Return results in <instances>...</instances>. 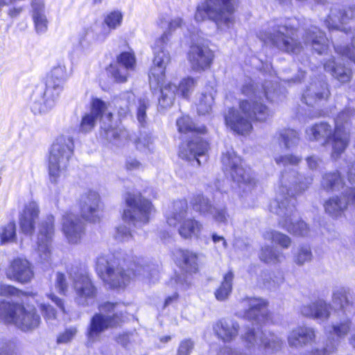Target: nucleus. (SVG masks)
<instances>
[{
  "instance_id": "c9c22d12",
  "label": "nucleus",
  "mask_w": 355,
  "mask_h": 355,
  "mask_svg": "<svg viewBox=\"0 0 355 355\" xmlns=\"http://www.w3.org/2000/svg\"><path fill=\"white\" fill-rule=\"evenodd\" d=\"M304 40L305 44L311 45L319 54L324 53L328 48V39L316 26H312L306 30Z\"/></svg>"
},
{
  "instance_id": "37998d69",
  "label": "nucleus",
  "mask_w": 355,
  "mask_h": 355,
  "mask_svg": "<svg viewBox=\"0 0 355 355\" xmlns=\"http://www.w3.org/2000/svg\"><path fill=\"white\" fill-rule=\"evenodd\" d=\"M259 258L266 263L277 264L285 259V255L280 250L266 245L261 249Z\"/></svg>"
},
{
  "instance_id": "338daca9",
  "label": "nucleus",
  "mask_w": 355,
  "mask_h": 355,
  "mask_svg": "<svg viewBox=\"0 0 355 355\" xmlns=\"http://www.w3.org/2000/svg\"><path fill=\"white\" fill-rule=\"evenodd\" d=\"M193 347L194 343L191 339H184L180 342L176 355H190Z\"/></svg>"
},
{
  "instance_id": "f03ea898",
  "label": "nucleus",
  "mask_w": 355,
  "mask_h": 355,
  "mask_svg": "<svg viewBox=\"0 0 355 355\" xmlns=\"http://www.w3.org/2000/svg\"><path fill=\"white\" fill-rule=\"evenodd\" d=\"M257 85L250 78H247L242 86V93L250 98V100L241 101L239 109L230 108L225 115L226 125L234 132L244 135L252 128V121H265L271 115L268 108L259 103L257 99L263 95L268 100L275 101V84L266 81L262 85V90L257 89Z\"/></svg>"
},
{
  "instance_id": "20e7f679",
  "label": "nucleus",
  "mask_w": 355,
  "mask_h": 355,
  "mask_svg": "<svg viewBox=\"0 0 355 355\" xmlns=\"http://www.w3.org/2000/svg\"><path fill=\"white\" fill-rule=\"evenodd\" d=\"M134 266L135 269H125L116 260L101 256L97 258L96 270L103 282L110 288H125L133 277L144 275L146 271L142 266L134 264Z\"/></svg>"
},
{
  "instance_id": "ddd939ff",
  "label": "nucleus",
  "mask_w": 355,
  "mask_h": 355,
  "mask_svg": "<svg viewBox=\"0 0 355 355\" xmlns=\"http://www.w3.org/2000/svg\"><path fill=\"white\" fill-rule=\"evenodd\" d=\"M128 207L123 211V220L137 225L141 223L146 224L149 220V216L153 209L151 202L142 198L140 194L128 193L125 197Z\"/></svg>"
},
{
  "instance_id": "e2e57ef3",
  "label": "nucleus",
  "mask_w": 355,
  "mask_h": 355,
  "mask_svg": "<svg viewBox=\"0 0 355 355\" xmlns=\"http://www.w3.org/2000/svg\"><path fill=\"white\" fill-rule=\"evenodd\" d=\"M39 308L43 317L47 322L54 320L56 318V311L51 305L42 303Z\"/></svg>"
},
{
  "instance_id": "13d9d810",
  "label": "nucleus",
  "mask_w": 355,
  "mask_h": 355,
  "mask_svg": "<svg viewBox=\"0 0 355 355\" xmlns=\"http://www.w3.org/2000/svg\"><path fill=\"white\" fill-rule=\"evenodd\" d=\"M196 79L191 77L184 78L178 86L180 96L184 98H188L196 85Z\"/></svg>"
},
{
  "instance_id": "f257e3e1",
  "label": "nucleus",
  "mask_w": 355,
  "mask_h": 355,
  "mask_svg": "<svg viewBox=\"0 0 355 355\" xmlns=\"http://www.w3.org/2000/svg\"><path fill=\"white\" fill-rule=\"evenodd\" d=\"M274 159L277 164L282 165L286 168L280 179L279 194L270 203V211L279 216V226L289 233L296 236H307L309 229L306 223L304 221L293 223L296 215L295 199L293 196L306 190L313 178L312 176H302L295 169L290 168V166H297L301 162L300 157L287 155L275 156Z\"/></svg>"
},
{
  "instance_id": "79ce46f5",
  "label": "nucleus",
  "mask_w": 355,
  "mask_h": 355,
  "mask_svg": "<svg viewBox=\"0 0 355 355\" xmlns=\"http://www.w3.org/2000/svg\"><path fill=\"white\" fill-rule=\"evenodd\" d=\"M283 345L284 340L279 335L272 332L263 333L261 347L266 352H277L282 349Z\"/></svg>"
},
{
  "instance_id": "f704fd0d",
  "label": "nucleus",
  "mask_w": 355,
  "mask_h": 355,
  "mask_svg": "<svg viewBox=\"0 0 355 355\" xmlns=\"http://www.w3.org/2000/svg\"><path fill=\"white\" fill-rule=\"evenodd\" d=\"M239 323L232 319H222L214 327V330L218 338L225 343L234 340L239 334Z\"/></svg>"
},
{
  "instance_id": "a18cd8bd",
  "label": "nucleus",
  "mask_w": 355,
  "mask_h": 355,
  "mask_svg": "<svg viewBox=\"0 0 355 355\" xmlns=\"http://www.w3.org/2000/svg\"><path fill=\"white\" fill-rule=\"evenodd\" d=\"M276 142L284 144L285 148L290 149L297 145L300 138L298 133L293 129L280 130L276 136Z\"/></svg>"
},
{
  "instance_id": "c85d7f7f",
  "label": "nucleus",
  "mask_w": 355,
  "mask_h": 355,
  "mask_svg": "<svg viewBox=\"0 0 355 355\" xmlns=\"http://www.w3.org/2000/svg\"><path fill=\"white\" fill-rule=\"evenodd\" d=\"M240 306L245 309L243 316L248 320L261 322L266 318L267 304L263 299L247 297L240 302Z\"/></svg>"
},
{
  "instance_id": "09e8293b",
  "label": "nucleus",
  "mask_w": 355,
  "mask_h": 355,
  "mask_svg": "<svg viewBox=\"0 0 355 355\" xmlns=\"http://www.w3.org/2000/svg\"><path fill=\"white\" fill-rule=\"evenodd\" d=\"M233 279L234 273L232 270L228 271L223 276L220 286L215 291V296L218 300L223 301L229 297L232 290Z\"/></svg>"
},
{
  "instance_id": "dca6fc26",
  "label": "nucleus",
  "mask_w": 355,
  "mask_h": 355,
  "mask_svg": "<svg viewBox=\"0 0 355 355\" xmlns=\"http://www.w3.org/2000/svg\"><path fill=\"white\" fill-rule=\"evenodd\" d=\"M214 53L207 44L198 42L191 45L187 59L191 69L195 72H202L208 69L214 60Z\"/></svg>"
},
{
  "instance_id": "7ed1b4c3",
  "label": "nucleus",
  "mask_w": 355,
  "mask_h": 355,
  "mask_svg": "<svg viewBox=\"0 0 355 355\" xmlns=\"http://www.w3.org/2000/svg\"><path fill=\"white\" fill-rule=\"evenodd\" d=\"M296 33L293 19H278L270 22L267 29L261 31L259 37L264 43L271 44L282 51L297 53L302 46L296 39Z\"/></svg>"
},
{
  "instance_id": "423d86ee",
  "label": "nucleus",
  "mask_w": 355,
  "mask_h": 355,
  "mask_svg": "<svg viewBox=\"0 0 355 355\" xmlns=\"http://www.w3.org/2000/svg\"><path fill=\"white\" fill-rule=\"evenodd\" d=\"M118 303L105 302L99 306L101 313H95L90 319L86 330L87 343L92 345L99 341L102 334L109 328L119 324L122 313Z\"/></svg>"
},
{
  "instance_id": "69168bd1",
  "label": "nucleus",
  "mask_w": 355,
  "mask_h": 355,
  "mask_svg": "<svg viewBox=\"0 0 355 355\" xmlns=\"http://www.w3.org/2000/svg\"><path fill=\"white\" fill-rule=\"evenodd\" d=\"M115 239L119 241H126L132 237L130 228L125 225H121L116 227Z\"/></svg>"
},
{
  "instance_id": "f3484780",
  "label": "nucleus",
  "mask_w": 355,
  "mask_h": 355,
  "mask_svg": "<svg viewBox=\"0 0 355 355\" xmlns=\"http://www.w3.org/2000/svg\"><path fill=\"white\" fill-rule=\"evenodd\" d=\"M54 234V217L46 216L39 227L37 239V254L42 262L49 261L51 256V242Z\"/></svg>"
},
{
  "instance_id": "473e14b6",
  "label": "nucleus",
  "mask_w": 355,
  "mask_h": 355,
  "mask_svg": "<svg viewBox=\"0 0 355 355\" xmlns=\"http://www.w3.org/2000/svg\"><path fill=\"white\" fill-rule=\"evenodd\" d=\"M301 313L317 320H327L331 315V306L324 299L318 298L300 308Z\"/></svg>"
},
{
  "instance_id": "49530a36",
  "label": "nucleus",
  "mask_w": 355,
  "mask_h": 355,
  "mask_svg": "<svg viewBox=\"0 0 355 355\" xmlns=\"http://www.w3.org/2000/svg\"><path fill=\"white\" fill-rule=\"evenodd\" d=\"M103 123L101 128L103 130V133L102 132L101 134L110 142L118 144L119 141H122L127 138L128 133L125 130L112 128L110 123L106 124L104 121Z\"/></svg>"
},
{
  "instance_id": "052dcab7",
  "label": "nucleus",
  "mask_w": 355,
  "mask_h": 355,
  "mask_svg": "<svg viewBox=\"0 0 355 355\" xmlns=\"http://www.w3.org/2000/svg\"><path fill=\"white\" fill-rule=\"evenodd\" d=\"M149 106V101L146 98H141L139 99V104L137 107V118L139 123L141 125H144L146 122V109Z\"/></svg>"
},
{
  "instance_id": "412c9836",
  "label": "nucleus",
  "mask_w": 355,
  "mask_h": 355,
  "mask_svg": "<svg viewBox=\"0 0 355 355\" xmlns=\"http://www.w3.org/2000/svg\"><path fill=\"white\" fill-rule=\"evenodd\" d=\"M263 332L255 329H248L241 336L247 352H241L236 349L225 347L220 349L218 355H257V350L261 347Z\"/></svg>"
},
{
  "instance_id": "a878e982",
  "label": "nucleus",
  "mask_w": 355,
  "mask_h": 355,
  "mask_svg": "<svg viewBox=\"0 0 355 355\" xmlns=\"http://www.w3.org/2000/svg\"><path fill=\"white\" fill-rule=\"evenodd\" d=\"M208 149V144L201 137L196 136L187 143L182 144L180 147L179 156L182 159L195 161L198 166L201 165V158L206 162L205 153Z\"/></svg>"
},
{
  "instance_id": "72a5a7b5",
  "label": "nucleus",
  "mask_w": 355,
  "mask_h": 355,
  "mask_svg": "<svg viewBox=\"0 0 355 355\" xmlns=\"http://www.w3.org/2000/svg\"><path fill=\"white\" fill-rule=\"evenodd\" d=\"M315 331L313 327L299 326L288 335V344L291 347L300 348L314 341Z\"/></svg>"
},
{
  "instance_id": "bb28decb",
  "label": "nucleus",
  "mask_w": 355,
  "mask_h": 355,
  "mask_svg": "<svg viewBox=\"0 0 355 355\" xmlns=\"http://www.w3.org/2000/svg\"><path fill=\"white\" fill-rule=\"evenodd\" d=\"M305 135L306 138L311 141L319 142L322 146L331 144L332 158L334 128L330 124L326 122L315 123L306 129Z\"/></svg>"
},
{
  "instance_id": "b1692460",
  "label": "nucleus",
  "mask_w": 355,
  "mask_h": 355,
  "mask_svg": "<svg viewBox=\"0 0 355 355\" xmlns=\"http://www.w3.org/2000/svg\"><path fill=\"white\" fill-rule=\"evenodd\" d=\"M106 110V103L99 98H94L92 101L91 112L86 114L82 119L80 130L83 132L91 131L99 119L106 120L108 123L111 122L112 114L107 112Z\"/></svg>"
},
{
  "instance_id": "de8ad7c7",
  "label": "nucleus",
  "mask_w": 355,
  "mask_h": 355,
  "mask_svg": "<svg viewBox=\"0 0 355 355\" xmlns=\"http://www.w3.org/2000/svg\"><path fill=\"white\" fill-rule=\"evenodd\" d=\"M191 204L193 210L203 216H209L210 213H213L212 209H214V205L203 195L199 194L194 196Z\"/></svg>"
},
{
  "instance_id": "680f3d73",
  "label": "nucleus",
  "mask_w": 355,
  "mask_h": 355,
  "mask_svg": "<svg viewBox=\"0 0 355 355\" xmlns=\"http://www.w3.org/2000/svg\"><path fill=\"white\" fill-rule=\"evenodd\" d=\"M213 213H210L209 216H212L213 218L218 223H226L227 221L228 214L226 208L224 207H217L214 205L212 209Z\"/></svg>"
},
{
  "instance_id": "e433bc0d",
  "label": "nucleus",
  "mask_w": 355,
  "mask_h": 355,
  "mask_svg": "<svg viewBox=\"0 0 355 355\" xmlns=\"http://www.w3.org/2000/svg\"><path fill=\"white\" fill-rule=\"evenodd\" d=\"M178 233L181 237L188 239L198 238L203 229L202 224L195 218H184L179 222Z\"/></svg>"
},
{
  "instance_id": "9d476101",
  "label": "nucleus",
  "mask_w": 355,
  "mask_h": 355,
  "mask_svg": "<svg viewBox=\"0 0 355 355\" xmlns=\"http://www.w3.org/2000/svg\"><path fill=\"white\" fill-rule=\"evenodd\" d=\"M221 162L224 171L244 192L250 191L256 185L254 176L243 167L241 157L234 151L231 150L223 153Z\"/></svg>"
},
{
  "instance_id": "0eeeda50",
  "label": "nucleus",
  "mask_w": 355,
  "mask_h": 355,
  "mask_svg": "<svg viewBox=\"0 0 355 355\" xmlns=\"http://www.w3.org/2000/svg\"><path fill=\"white\" fill-rule=\"evenodd\" d=\"M234 12L232 0H205L198 6L194 18L196 21L209 19L223 30L233 24Z\"/></svg>"
},
{
  "instance_id": "39448f33",
  "label": "nucleus",
  "mask_w": 355,
  "mask_h": 355,
  "mask_svg": "<svg viewBox=\"0 0 355 355\" xmlns=\"http://www.w3.org/2000/svg\"><path fill=\"white\" fill-rule=\"evenodd\" d=\"M68 78L69 73L64 64L60 63L51 69L46 76L43 95L31 107L35 114L46 113L55 106Z\"/></svg>"
},
{
  "instance_id": "7c9ffc66",
  "label": "nucleus",
  "mask_w": 355,
  "mask_h": 355,
  "mask_svg": "<svg viewBox=\"0 0 355 355\" xmlns=\"http://www.w3.org/2000/svg\"><path fill=\"white\" fill-rule=\"evenodd\" d=\"M136 59L133 53L123 52L117 57L116 66L110 65V72L117 82L123 83L127 80L129 71L135 69Z\"/></svg>"
},
{
  "instance_id": "4c0bfd02",
  "label": "nucleus",
  "mask_w": 355,
  "mask_h": 355,
  "mask_svg": "<svg viewBox=\"0 0 355 355\" xmlns=\"http://www.w3.org/2000/svg\"><path fill=\"white\" fill-rule=\"evenodd\" d=\"M164 81L158 87L160 88L161 96L159 98V105L162 108H168L171 107L175 100L176 96H180V94L178 89V85L168 83L164 85H163ZM153 91H155V89H152Z\"/></svg>"
},
{
  "instance_id": "4d7b16f0",
  "label": "nucleus",
  "mask_w": 355,
  "mask_h": 355,
  "mask_svg": "<svg viewBox=\"0 0 355 355\" xmlns=\"http://www.w3.org/2000/svg\"><path fill=\"white\" fill-rule=\"evenodd\" d=\"M312 259L311 248L308 245H302L298 248L294 254V262L297 266H302Z\"/></svg>"
},
{
  "instance_id": "bf43d9fd",
  "label": "nucleus",
  "mask_w": 355,
  "mask_h": 355,
  "mask_svg": "<svg viewBox=\"0 0 355 355\" xmlns=\"http://www.w3.org/2000/svg\"><path fill=\"white\" fill-rule=\"evenodd\" d=\"M35 28L37 33H44L47 30L48 21L44 12L32 15Z\"/></svg>"
},
{
  "instance_id": "cd10ccee",
  "label": "nucleus",
  "mask_w": 355,
  "mask_h": 355,
  "mask_svg": "<svg viewBox=\"0 0 355 355\" xmlns=\"http://www.w3.org/2000/svg\"><path fill=\"white\" fill-rule=\"evenodd\" d=\"M62 232L69 243L76 244L84 234V223L76 214L67 213L63 216Z\"/></svg>"
},
{
  "instance_id": "a19ab883",
  "label": "nucleus",
  "mask_w": 355,
  "mask_h": 355,
  "mask_svg": "<svg viewBox=\"0 0 355 355\" xmlns=\"http://www.w3.org/2000/svg\"><path fill=\"white\" fill-rule=\"evenodd\" d=\"M178 259L180 267L185 272L191 273L198 270V257L196 253L180 250Z\"/></svg>"
},
{
  "instance_id": "774afa93",
  "label": "nucleus",
  "mask_w": 355,
  "mask_h": 355,
  "mask_svg": "<svg viewBox=\"0 0 355 355\" xmlns=\"http://www.w3.org/2000/svg\"><path fill=\"white\" fill-rule=\"evenodd\" d=\"M17 345L12 341L0 342V355H16Z\"/></svg>"
},
{
  "instance_id": "a211bd4d",
  "label": "nucleus",
  "mask_w": 355,
  "mask_h": 355,
  "mask_svg": "<svg viewBox=\"0 0 355 355\" xmlns=\"http://www.w3.org/2000/svg\"><path fill=\"white\" fill-rule=\"evenodd\" d=\"M353 19H355V5L346 7L334 6L331 8L324 23L329 31L337 30L347 33L350 28L345 25Z\"/></svg>"
},
{
  "instance_id": "8fccbe9b",
  "label": "nucleus",
  "mask_w": 355,
  "mask_h": 355,
  "mask_svg": "<svg viewBox=\"0 0 355 355\" xmlns=\"http://www.w3.org/2000/svg\"><path fill=\"white\" fill-rule=\"evenodd\" d=\"M133 99L134 94L130 92H123L114 98L113 103L118 110V114L120 116L123 117L128 114L130 111V104Z\"/></svg>"
},
{
  "instance_id": "9b49d317",
  "label": "nucleus",
  "mask_w": 355,
  "mask_h": 355,
  "mask_svg": "<svg viewBox=\"0 0 355 355\" xmlns=\"http://www.w3.org/2000/svg\"><path fill=\"white\" fill-rule=\"evenodd\" d=\"M72 280L73 299L76 304L83 307L93 306L98 295V288L87 272L70 273Z\"/></svg>"
},
{
  "instance_id": "3c124183",
  "label": "nucleus",
  "mask_w": 355,
  "mask_h": 355,
  "mask_svg": "<svg viewBox=\"0 0 355 355\" xmlns=\"http://www.w3.org/2000/svg\"><path fill=\"white\" fill-rule=\"evenodd\" d=\"M263 238L279 245L283 249H288L292 243L291 239L288 236L275 230L266 232L263 234Z\"/></svg>"
},
{
  "instance_id": "c756f323",
  "label": "nucleus",
  "mask_w": 355,
  "mask_h": 355,
  "mask_svg": "<svg viewBox=\"0 0 355 355\" xmlns=\"http://www.w3.org/2000/svg\"><path fill=\"white\" fill-rule=\"evenodd\" d=\"M331 302L334 307V314H355V302L347 288L340 287L334 289L331 295Z\"/></svg>"
},
{
  "instance_id": "f8f14e48",
  "label": "nucleus",
  "mask_w": 355,
  "mask_h": 355,
  "mask_svg": "<svg viewBox=\"0 0 355 355\" xmlns=\"http://www.w3.org/2000/svg\"><path fill=\"white\" fill-rule=\"evenodd\" d=\"M166 38L167 33H165L155 42L153 65L148 76L151 89H156L164 80L165 70L171 60L169 53L164 49V45L167 43Z\"/></svg>"
},
{
  "instance_id": "2eb2a0df",
  "label": "nucleus",
  "mask_w": 355,
  "mask_h": 355,
  "mask_svg": "<svg viewBox=\"0 0 355 355\" xmlns=\"http://www.w3.org/2000/svg\"><path fill=\"white\" fill-rule=\"evenodd\" d=\"M335 320L331 322L327 329V332L336 338L329 339L325 345L324 351L327 352H334L340 345V340L345 338L351 331L354 315L334 314Z\"/></svg>"
},
{
  "instance_id": "864d4df0",
  "label": "nucleus",
  "mask_w": 355,
  "mask_h": 355,
  "mask_svg": "<svg viewBox=\"0 0 355 355\" xmlns=\"http://www.w3.org/2000/svg\"><path fill=\"white\" fill-rule=\"evenodd\" d=\"M122 18L123 16L119 11H114L107 15L104 21L107 27L104 28L103 35H98L97 39L103 40L110 33V29H115L117 26H120Z\"/></svg>"
},
{
  "instance_id": "6ab92c4d",
  "label": "nucleus",
  "mask_w": 355,
  "mask_h": 355,
  "mask_svg": "<svg viewBox=\"0 0 355 355\" xmlns=\"http://www.w3.org/2000/svg\"><path fill=\"white\" fill-rule=\"evenodd\" d=\"M347 176L349 183L355 187V162L349 166ZM320 186L327 192L343 191L349 187L345 184L340 172L337 170L323 173Z\"/></svg>"
},
{
  "instance_id": "aec40b11",
  "label": "nucleus",
  "mask_w": 355,
  "mask_h": 355,
  "mask_svg": "<svg viewBox=\"0 0 355 355\" xmlns=\"http://www.w3.org/2000/svg\"><path fill=\"white\" fill-rule=\"evenodd\" d=\"M349 204L355 205V187H347L341 191L340 196H335L325 201V212L333 218L340 216L347 209Z\"/></svg>"
},
{
  "instance_id": "4468645a",
  "label": "nucleus",
  "mask_w": 355,
  "mask_h": 355,
  "mask_svg": "<svg viewBox=\"0 0 355 355\" xmlns=\"http://www.w3.org/2000/svg\"><path fill=\"white\" fill-rule=\"evenodd\" d=\"M355 114V110L345 107L335 119L334 137L332 159L336 160L345 151L349 143V132L346 130L351 118Z\"/></svg>"
},
{
  "instance_id": "603ef678",
  "label": "nucleus",
  "mask_w": 355,
  "mask_h": 355,
  "mask_svg": "<svg viewBox=\"0 0 355 355\" xmlns=\"http://www.w3.org/2000/svg\"><path fill=\"white\" fill-rule=\"evenodd\" d=\"M176 125L180 132H197L204 134L207 131L205 126L197 128L189 116H184L178 119L176 121Z\"/></svg>"
},
{
  "instance_id": "393cba45",
  "label": "nucleus",
  "mask_w": 355,
  "mask_h": 355,
  "mask_svg": "<svg viewBox=\"0 0 355 355\" xmlns=\"http://www.w3.org/2000/svg\"><path fill=\"white\" fill-rule=\"evenodd\" d=\"M80 214L83 218L96 223L101 216V199L98 193L94 191L84 193L80 200Z\"/></svg>"
},
{
  "instance_id": "5701e85b",
  "label": "nucleus",
  "mask_w": 355,
  "mask_h": 355,
  "mask_svg": "<svg viewBox=\"0 0 355 355\" xmlns=\"http://www.w3.org/2000/svg\"><path fill=\"white\" fill-rule=\"evenodd\" d=\"M6 276L11 281L27 284L33 278L34 272L27 259L18 257L10 261L6 270Z\"/></svg>"
},
{
  "instance_id": "ea45409f",
  "label": "nucleus",
  "mask_w": 355,
  "mask_h": 355,
  "mask_svg": "<svg viewBox=\"0 0 355 355\" xmlns=\"http://www.w3.org/2000/svg\"><path fill=\"white\" fill-rule=\"evenodd\" d=\"M188 205L186 200H180L173 202L172 209L167 215L166 220L170 226H175L184 220L187 215Z\"/></svg>"
},
{
  "instance_id": "c03bdc74",
  "label": "nucleus",
  "mask_w": 355,
  "mask_h": 355,
  "mask_svg": "<svg viewBox=\"0 0 355 355\" xmlns=\"http://www.w3.org/2000/svg\"><path fill=\"white\" fill-rule=\"evenodd\" d=\"M0 296L7 297V300H0V301L9 302L11 304L18 302L20 304L24 302L26 293L13 286L1 284Z\"/></svg>"
},
{
  "instance_id": "5fc2aeb1",
  "label": "nucleus",
  "mask_w": 355,
  "mask_h": 355,
  "mask_svg": "<svg viewBox=\"0 0 355 355\" xmlns=\"http://www.w3.org/2000/svg\"><path fill=\"white\" fill-rule=\"evenodd\" d=\"M0 239L1 244L15 241L16 225L14 222H10L1 228Z\"/></svg>"
},
{
  "instance_id": "0e129e2a",
  "label": "nucleus",
  "mask_w": 355,
  "mask_h": 355,
  "mask_svg": "<svg viewBox=\"0 0 355 355\" xmlns=\"http://www.w3.org/2000/svg\"><path fill=\"white\" fill-rule=\"evenodd\" d=\"M153 138L150 134L143 132L136 141V146L139 150H144L148 148L150 150V146L153 144Z\"/></svg>"
},
{
  "instance_id": "6e6d98bb",
  "label": "nucleus",
  "mask_w": 355,
  "mask_h": 355,
  "mask_svg": "<svg viewBox=\"0 0 355 355\" xmlns=\"http://www.w3.org/2000/svg\"><path fill=\"white\" fill-rule=\"evenodd\" d=\"M214 103V96L211 94L202 93L199 97L197 110L199 114L205 115L211 110Z\"/></svg>"
},
{
  "instance_id": "58836bf2",
  "label": "nucleus",
  "mask_w": 355,
  "mask_h": 355,
  "mask_svg": "<svg viewBox=\"0 0 355 355\" xmlns=\"http://www.w3.org/2000/svg\"><path fill=\"white\" fill-rule=\"evenodd\" d=\"M324 69L329 72L336 79L342 83H348L352 78V71L341 65H338L334 58H331L324 63Z\"/></svg>"
},
{
  "instance_id": "6e6552de",
  "label": "nucleus",
  "mask_w": 355,
  "mask_h": 355,
  "mask_svg": "<svg viewBox=\"0 0 355 355\" xmlns=\"http://www.w3.org/2000/svg\"><path fill=\"white\" fill-rule=\"evenodd\" d=\"M0 320L13 323L22 331H31L37 328L41 322L40 315L35 308H24L18 302L0 301Z\"/></svg>"
},
{
  "instance_id": "4be33fe9",
  "label": "nucleus",
  "mask_w": 355,
  "mask_h": 355,
  "mask_svg": "<svg viewBox=\"0 0 355 355\" xmlns=\"http://www.w3.org/2000/svg\"><path fill=\"white\" fill-rule=\"evenodd\" d=\"M331 95L328 84L323 80H313L302 94V101L306 105L315 107L326 102Z\"/></svg>"
},
{
  "instance_id": "1a4fd4ad",
  "label": "nucleus",
  "mask_w": 355,
  "mask_h": 355,
  "mask_svg": "<svg viewBox=\"0 0 355 355\" xmlns=\"http://www.w3.org/2000/svg\"><path fill=\"white\" fill-rule=\"evenodd\" d=\"M74 144L71 137L60 135L53 142L49 157V174L51 183L56 184L66 171L73 154Z\"/></svg>"
},
{
  "instance_id": "2f4dec72",
  "label": "nucleus",
  "mask_w": 355,
  "mask_h": 355,
  "mask_svg": "<svg viewBox=\"0 0 355 355\" xmlns=\"http://www.w3.org/2000/svg\"><path fill=\"white\" fill-rule=\"evenodd\" d=\"M39 214L40 208L36 202L31 201L25 205L19 216L20 230L24 234L31 235L33 233Z\"/></svg>"
}]
</instances>
